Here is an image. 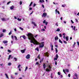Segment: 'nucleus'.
Here are the masks:
<instances>
[{"instance_id":"f257e3e1","label":"nucleus","mask_w":79,"mask_h":79,"mask_svg":"<svg viewBox=\"0 0 79 79\" xmlns=\"http://www.w3.org/2000/svg\"><path fill=\"white\" fill-rule=\"evenodd\" d=\"M26 35L28 37L29 40H31L30 42L31 43H32L33 44L35 45H40V43H39L34 38V35L31 33H28V34Z\"/></svg>"},{"instance_id":"f03ea898","label":"nucleus","mask_w":79,"mask_h":79,"mask_svg":"<svg viewBox=\"0 0 79 79\" xmlns=\"http://www.w3.org/2000/svg\"><path fill=\"white\" fill-rule=\"evenodd\" d=\"M44 42H43L41 43L42 45H40L39 46V48H43L44 47Z\"/></svg>"},{"instance_id":"7ed1b4c3","label":"nucleus","mask_w":79,"mask_h":79,"mask_svg":"<svg viewBox=\"0 0 79 79\" xmlns=\"http://www.w3.org/2000/svg\"><path fill=\"white\" fill-rule=\"evenodd\" d=\"M47 13H46L44 12V13H43L42 16V17H44V18H45V17H46V16H47Z\"/></svg>"},{"instance_id":"20e7f679","label":"nucleus","mask_w":79,"mask_h":79,"mask_svg":"<svg viewBox=\"0 0 79 79\" xmlns=\"http://www.w3.org/2000/svg\"><path fill=\"white\" fill-rule=\"evenodd\" d=\"M31 23H32V24H33V25H34V26H35V27H36V26H37V24H36L35 23V22H34L33 21H32Z\"/></svg>"},{"instance_id":"39448f33","label":"nucleus","mask_w":79,"mask_h":79,"mask_svg":"<svg viewBox=\"0 0 79 79\" xmlns=\"http://www.w3.org/2000/svg\"><path fill=\"white\" fill-rule=\"evenodd\" d=\"M26 58L27 59H29L30 58V55L29 54H28L26 56Z\"/></svg>"},{"instance_id":"423d86ee","label":"nucleus","mask_w":79,"mask_h":79,"mask_svg":"<svg viewBox=\"0 0 79 79\" xmlns=\"http://www.w3.org/2000/svg\"><path fill=\"white\" fill-rule=\"evenodd\" d=\"M26 49H25L23 50H21V52L22 53H24L25 52V51H26Z\"/></svg>"},{"instance_id":"0eeeda50","label":"nucleus","mask_w":79,"mask_h":79,"mask_svg":"<svg viewBox=\"0 0 79 79\" xmlns=\"http://www.w3.org/2000/svg\"><path fill=\"white\" fill-rule=\"evenodd\" d=\"M58 40V36H56L55 37V40Z\"/></svg>"},{"instance_id":"6e6552de","label":"nucleus","mask_w":79,"mask_h":79,"mask_svg":"<svg viewBox=\"0 0 79 79\" xmlns=\"http://www.w3.org/2000/svg\"><path fill=\"white\" fill-rule=\"evenodd\" d=\"M56 13H58L59 15H60V12H59V11L57 10V9H56Z\"/></svg>"},{"instance_id":"1a4fd4ad","label":"nucleus","mask_w":79,"mask_h":79,"mask_svg":"<svg viewBox=\"0 0 79 79\" xmlns=\"http://www.w3.org/2000/svg\"><path fill=\"white\" fill-rule=\"evenodd\" d=\"M3 42L4 44H7V43H8V41L7 40H5L3 41Z\"/></svg>"},{"instance_id":"9d476101","label":"nucleus","mask_w":79,"mask_h":79,"mask_svg":"<svg viewBox=\"0 0 79 79\" xmlns=\"http://www.w3.org/2000/svg\"><path fill=\"white\" fill-rule=\"evenodd\" d=\"M22 37L23 38V39H24L25 40H26V36H25V35H23L22 36Z\"/></svg>"},{"instance_id":"9b49d317","label":"nucleus","mask_w":79,"mask_h":79,"mask_svg":"<svg viewBox=\"0 0 79 79\" xmlns=\"http://www.w3.org/2000/svg\"><path fill=\"white\" fill-rule=\"evenodd\" d=\"M50 71V70L48 68H47L46 69V71H47V72H48Z\"/></svg>"},{"instance_id":"f8f14e48","label":"nucleus","mask_w":79,"mask_h":79,"mask_svg":"<svg viewBox=\"0 0 79 79\" xmlns=\"http://www.w3.org/2000/svg\"><path fill=\"white\" fill-rule=\"evenodd\" d=\"M44 58H42L41 60L40 61V63H41V62H42L43 61H44Z\"/></svg>"},{"instance_id":"ddd939ff","label":"nucleus","mask_w":79,"mask_h":79,"mask_svg":"<svg viewBox=\"0 0 79 79\" xmlns=\"http://www.w3.org/2000/svg\"><path fill=\"white\" fill-rule=\"evenodd\" d=\"M5 75L6 76V77L7 78V79H9V77H8V75H7V74L6 73H5Z\"/></svg>"},{"instance_id":"4468645a","label":"nucleus","mask_w":79,"mask_h":79,"mask_svg":"<svg viewBox=\"0 0 79 79\" xmlns=\"http://www.w3.org/2000/svg\"><path fill=\"white\" fill-rule=\"evenodd\" d=\"M65 39L66 40V41H68V40H69V39H68V36L65 37Z\"/></svg>"},{"instance_id":"2eb2a0df","label":"nucleus","mask_w":79,"mask_h":79,"mask_svg":"<svg viewBox=\"0 0 79 79\" xmlns=\"http://www.w3.org/2000/svg\"><path fill=\"white\" fill-rule=\"evenodd\" d=\"M43 68L44 69H45V68H46V66L45 65V64H43Z\"/></svg>"},{"instance_id":"dca6fc26","label":"nucleus","mask_w":79,"mask_h":79,"mask_svg":"<svg viewBox=\"0 0 79 79\" xmlns=\"http://www.w3.org/2000/svg\"><path fill=\"white\" fill-rule=\"evenodd\" d=\"M35 50H37L38 52L39 51V47H37L35 49Z\"/></svg>"},{"instance_id":"f3484780","label":"nucleus","mask_w":79,"mask_h":79,"mask_svg":"<svg viewBox=\"0 0 79 79\" xmlns=\"http://www.w3.org/2000/svg\"><path fill=\"white\" fill-rule=\"evenodd\" d=\"M13 8H14V6H12L10 7V10H13Z\"/></svg>"},{"instance_id":"a211bd4d","label":"nucleus","mask_w":79,"mask_h":79,"mask_svg":"<svg viewBox=\"0 0 79 79\" xmlns=\"http://www.w3.org/2000/svg\"><path fill=\"white\" fill-rule=\"evenodd\" d=\"M59 41L60 42V43H61V44H63V42H62V41H61V40H60V39H59Z\"/></svg>"},{"instance_id":"6ab92c4d","label":"nucleus","mask_w":79,"mask_h":79,"mask_svg":"<svg viewBox=\"0 0 79 79\" xmlns=\"http://www.w3.org/2000/svg\"><path fill=\"white\" fill-rule=\"evenodd\" d=\"M65 70L66 72H67V73H69V70H68V69H65Z\"/></svg>"},{"instance_id":"aec40b11","label":"nucleus","mask_w":79,"mask_h":79,"mask_svg":"<svg viewBox=\"0 0 79 79\" xmlns=\"http://www.w3.org/2000/svg\"><path fill=\"white\" fill-rule=\"evenodd\" d=\"M6 31V29H3L2 30V32L4 33Z\"/></svg>"},{"instance_id":"412c9836","label":"nucleus","mask_w":79,"mask_h":79,"mask_svg":"<svg viewBox=\"0 0 79 79\" xmlns=\"http://www.w3.org/2000/svg\"><path fill=\"white\" fill-rule=\"evenodd\" d=\"M56 50V53H58V49H57V48H55Z\"/></svg>"},{"instance_id":"4be33fe9","label":"nucleus","mask_w":79,"mask_h":79,"mask_svg":"<svg viewBox=\"0 0 79 79\" xmlns=\"http://www.w3.org/2000/svg\"><path fill=\"white\" fill-rule=\"evenodd\" d=\"M56 31H57V32H59V31H60V28H57V30H56Z\"/></svg>"},{"instance_id":"5701e85b","label":"nucleus","mask_w":79,"mask_h":79,"mask_svg":"<svg viewBox=\"0 0 79 79\" xmlns=\"http://www.w3.org/2000/svg\"><path fill=\"white\" fill-rule=\"evenodd\" d=\"M62 7H65V6H66L65 4H64V5H62Z\"/></svg>"},{"instance_id":"b1692460","label":"nucleus","mask_w":79,"mask_h":79,"mask_svg":"<svg viewBox=\"0 0 79 79\" xmlns=\"http://www.w3.org/2000/svg\"><path fill=\"white\" fill-rule=\"evenodd\" d=\"M17 20L18 21H21V19H19V18H17Z\"/></svg>"},{"instance_id":"393cba45","label":"nucleus","mask_w":79,"mask_h":79,"mask_svg":"<svg viewBox=\"0 0 79 79\" xmlns=\"http://www.w3.org/2000/svg\"><path fill=\"white\" fill-rule=\"evenodd\" d=\"M3 34H1L0 35V38L2 37H3Z\"/></svg>"},{"instance_id":"a878e982","label":"nucleus","mask_w":79,"mask_h":79,"mask_svg":"<svg viewBox=\"0 0 79 79\" xmlns=\"http://www.w3.org/2000/svg\"><path fill=\"white\" fill-rule=\"evenodd\" d=\"M28 68V67H27V66L26 67V68H25V71H27V69Z\"/></svg>"},{"instance_id":"bb28decb","label":"nucleus","mask_w":79,"mask_h":79,"mask_svg":"<svg viewBox=\"0 0 79 79\" xmlns=\"http://www.w3.org/2000/svg\"><path fill=\"white\" fill-rule=\"evenodd\" d=\"M1 19L2 20V21H5V19L4 18H2Z\"/></svg>"},{"instance_id":"cd10ccee","label":"nucleus","mask_w":79,"mask_h":79,"mask_svg":"<svg viewBox=\"0 0 79 79\" xmlns=\"http://www.w3.org/2000/svg\"><path fill=\"white\" fill-rule=\"evenodd\" d=\"M49 69L50 70H51V69H52V67H51V66L50 65L49 66Z\"/></svg>"},{"instance_id":"c85d7f7f","label":"nucleus","mask_w":79,"mask_h":79,"mask_svg":"<svg viewBox=\"0 0 79 79\" xmlns=\"http://www.w3.org/2000/svg\"><path fill=\"white\" fill-rule=\"evenodd\" d=\"M7 52H9V53H11V51L9 49H8L7 50Z\"/></svg>"},{"instance_id":"c756f323","label":"nucleus","mask_w":79,"mask_h":79,"mask_svg":"<svg viewBox=\"0 0 79 79\" xmlns=\"http://www.w3.org/2000/svg\"><path fill=\"white\" fill-rule=\"evenodd\" d=\"M64 44H68V43H67V42L66 41H64Z\"/></svg>"},{"instance_id":"7c9ffc66","label":"nucleus","mask_w":79,"mask_h":79,"mask_svg":"<svg viewBox=\"0 0 79 79\" xmlns=\"http://www.w3.org/2000/svg\"><path fill=\"white\" fill-rule=\"evenodd\" d=\"M32 3H33V2H31L30 4V5H29V6H31L32 5Z\"/></svg>"},{"instance_id":"2f4dec72","label":"nucleus","mask_w":79,"mask_h":79,"mask_svg":"<svg viewBox=\"0 0 79 79\" xmlns=\"http://www.w3.org/2000/svg\"><path fill=\"white\" fill-rule=\"evenodd\" d=\"M8 65L9 66H10V65H11V63L10 62V63H8Z\"/></svg>"},{"instance_id":"473e14b6","label":"nucleus","mask_w":79,"mask_h":79,"mask_svg":"<svg viewBox=\"0 0 79 79\" xmlns=\"http://www.w3.org/2000/svg\"><path fill=\"white\" fill-rule=\"evenodd\" d=\"M19 28L20 29H21V30L22 31H23V30H24V29H23V28H22L21 27H19Z\"/></svg>"},{"instance_id":"72a5a7b5","label":"nucleus","mask_w":79,"mask_h":79,"mask_svg":"<svg viewBox=\"0 0 79 79\" xmlns=\"http://www.w3.org/2000/svg\"><path fill=\"white\" fill-rule=\"evenodd\" d=\"M74 76L76 77L77 78V74L76 73L74 74Z\"/></svg>"},{"instance_id":"f704fd0d","label":"nucleus","mask_w":79,"mask_h":79,"mask_svg":"<svg viewBox=\"0 0 79 79\" xmlns=\"http://www.w3.org/2000/svg\"><path fill=\"white\" fill-rule=\"evenodd\" d=\"M20 67H21V64H19L17 68H20Z\"/></svg>"},{"instance_id":"c9c22d12","label":"nucleus","mask_w":79,"mask_h":79,"mask_svg":"<svg viewBox=\"0 0 79 79\" xmlns=\"http://www.w3.org/2000/svg\"><path fill=\"white\" fill-rule=\"evenodd\" d=\"M39 58V59H40V54H39L38 56V57H37V58Z\"/></svg>"},{"instance_id":"e433bc0d","label":"nucleus","mask_w":79,"mask_h":79,"mask_svg":"<svg viewBox=\"0 0 79 79\" xmlns=\"http://www.w3.org/2000/svg\"><path fill=\"white\" fill-rule=\"evenodd\" d=\"M43 23H44V24H45V23H46V20H44V21L43 22Z\"/></svg>"},{"instance_id":"4c0bfd02","label":"nucleus","mask_w":79,"mask_h":79,"mask_svg":"<svg viewBox=\"0 0 79 79\" xmlns=\"http://www.w3.org/2000/svg\"><path fill=\"white\" fill-rule=\"evenodd\" d=\"M56 58H58V54H56Z\"/></svg>"},{"instance_id":"58836bf2","label":"nucleus","mask_w":79,"mask_h":79,"mask_svg":"<svg viewBox=\"0 0 79 79\" xmlns=\"http://www.w3.org/2000/svg\"><path fill=\"white\" fill-rule=\"evenodd\" d=\"M14 37H15V40H16V41L17 40V37H16V36H15Z\"/></svg>"},{"instance_id":"ea45409f","label":"nucleus","mask_w":79,"mask_h":79,"mask_svg":"<svg viewBox=\"0 0 79 79\" xmlns=\"http://www.w3.org/2000/svg\"><path fill=\"white\" fill-rule=\"evenodd\" d=\"M12 34V33L11 32V31L9 33V35H11Z\"/></svg>"},{"instance_id":"a19ab883","label":"nucleus","mask_w":79,"mask_h":79,"mask_svg":"<svg viewBox=\"0 0 79 79\" xmlns=\"http://www.w3.org/2000/svg\"><path fill=\"white\" fill-rule=\"evenodd\" d=\"M11 1L8 2L7 3V5H9L10 4V3H11Z\"/></svg>"},{"instance_id":"79ce46f5","label":"nucleus","mask_w":79,"mask_h":79,"mask_svg":"<svg viewBox=\"0 0 79 79\" xmlns=\"http://www.w3.org/2000/svg\"><path fill=\"white\" fill-rule=\"evenodd\" d=\"M63 71L64 72V74H66V72H65V70H64V69H63Z\"/></svg>"},{"instance_id":"37998d69","label":"nucleus","mask_w":79,"mask_h":79,"mask_svg":"<svg viewBox=\"0 0 79 79\" xmlns=\"http://www.w3.org/2000/svg\"><path fill=\"white\" fill-rule=\"evenodd\" d=\"M57 74H58V75H61V73H60V72H58Z\"/></svg>"},{"instance_id":"c03bdc74","label":"nucleus","mask_w":79,"mask_h":79,"mask_svg":"<svg viewBox=\"0 0 79 79\" xmlns=\"http://www.w3.org/2000/svg\"><path fill=\"white\" fill-rule=\"evenodd\" d=\"M46 55L48 56V54H49V53H48V52H47L46 53Z\"/></svg>"},{"instance_id":"a18cd8bd","label":"nucleus","mask_w":79,"mask_h":79,"mask_svg":"<svg viewBox=\"0 0 79 79\" xmlns=\"http://www.w3.org/2000/svg\"><path fill=\"white\" fill-rule=\"evenodd\" d=\"M59 35L60 37H61L62 35H61V33L59 34Z\"/></svg>"},{"instance_id":"49530a36","label":"nucleus","mask_w":79,"mask_h":79,"mask_svg":"<svg viewBox=\"0 0 79 79\" xmlns=\"http://www.w3.org/2000/svg\"><path fill=\"white\" fill-rule=\"evenodd\" d=\"M58 60V58H57L56 57L54 58V60Z\"/></svg>"},{"instance_id":"de8ad7c7","label":"nucleus","mask_w":79,"mask_h":79,"mask_svg":"<svg viewBox=\"0 0 79 79\" xmlns=\"http://www.w3.org/2000/svg\"><path fill=\"white\" fill-rule=\"evenodd\" d=\"M45 25L47 26V24H48V22H46V23H45Z\"/></svg>"},{"instance_id":"09e8293b","label":"nucleus","mask_w":79,"mask_h":79,"mask_svg":"<svg viewBox=\"0 0 79 79\" xmlns=\"http://www.w3.org/2000/svg\"><path fill=\"white\" fill-rule=\"evenodd\" d=\"M71 23H73V24H74V22H73V20H71Z\"/></svg>"},{"instance_id":"8fccbe9b","label":"nucleus","mask_w":79,"mask_h":79,"mask_svg":"<svg viewBox=\"0 0 79 79\" xmlns=\"http://www.w3.org/2000/svg\"><path fill=\"white\" fill-rule=\"evenodd\" d=\"M68 76L70 77L71 76V74H69L68 75Z\"/></svg>"},{"instance_id":"3c124183","label":"nucleus","mask_w":79,"mask_h":79,"mask_svg":"<svg viewBox=\"0 0 79 79\" xmlns=\"http://www.w3.org/2000/svg\"><path fill=\"white\" fill-rule=\"evenodd\" d=\"M39 64V62H37L35 64V65H36V64Z\"/></svg>"},{"instance_id":"603ef678","label":"nucleus","mask_w":79,"mask_h":79,"mask_svg":"<svg viewBox=\"0 0 79 79\" xmlns=\"http://www.w3.org/2000/svg\"><path fill=\"white\" fill-rule=\"evenodd\" d=\"M14 59L15 60V61H17V59H16V58L15 57L14 58Z\"/></svg>"},{"instance_id":"864d4df0","label":"nucleus","mask_w":79,"mask_h":79,"mask_svg":"<svg viewBox=\"0 0 79 79\" xmlns=\"http://www.w3.org/2000/svg\"><path fill=\"white\" fill-rule=\"evenodd\" d=\"M53 3L54 5H58V3H55V2H53Z\"/></svg>"},{"instance_id":"5fc2aeb1","label":"nucleus","mask_w":79,"mask_h":79,"mask_svg":"<svg viewBox=\"0 0 79 79\" xmlns=\"http://www.w3.org/2000/svg\"><path fill=\"white\" fill-rule=\"evenodd\" d=\"M55 25H56V26H58V23H57L56 24H55Z\"/></svg>"},{"instance_id":"6e6d98bb","label":"nucleus","mask_w":79,"mask_h":79,"mask_svg":"<svg viewBox=\"0 0 79 79\" xmlns=\"http://www.w3.org/2000/svg\"><path fill=\"white\" fill-rule=\"evenodd\" d=\"M55 64L56 65H57V62H56V61H55Z\"/></svg>"},{"instance_id":"4d7b16f0","label":"nucleus","mask_w":79,"mask_h":79,"mask_svg":"<svg viewBox=\"0 0 79 79\" xmlns=\"http://www.w3.org/2000/svg\"><path fill=\"white\" fill-rule=\"evenodd\" d=\"M51 46L52 47L51 48H53V45H52V43L51 44Z\"/></svg>"},{"instance_id":"13d9d810","label":"nucleus","mask_w":79,"mask_h":79,"mask_svg":"<svg viewBox=\"0 0 79 79\" xmlns=\"http://www.w3.org/2000/svg\"><path fill=\"white\" fill-rule=\"evenodd\" d=\"M75 20L76 21V22L77 23V22H78V20H77V19H75Z\"/></svg>"},{"instance_id":"bf43d9fd","label":"nucleus","mask_w":79,"mask_h":79,"mask_svg":"<svg viewBox=\"0 0 79 79\" xmlns=\"http://www.w3.org/2000/svg\"><path fill=\"white\" fill-rule=\"evenodd\" d=\"M29 10H32V8L31 7H30L29 8Z\"/></svg>"},{"instance_id":"052dcab7","label":"nucleus","mask_w":79,"mask_h":79,"mask_svg":"<svg viewBox=\"0 0 79 79\" xmlns=\"http://www.w3.org/2000/svg\"><path fill=\"white\" fill-rule=\"evenodd\" d=\"M20 5H22V1H20Z\"/></svg>"},{"instance_id":"680f3d73","label":"nucleus","mask_w":79,"mask_h":79,"mask_svg":"<svg viewBox=\"0 0 79 79\" xmlns=\"http://www.w3.org/2000/svg\"><path fill=\"white\" fill-rule=\"evenodd\" d=\"M42 6L43 8H44V4L42 5Z\"/></svg>"},{"instance_id":"e2e57ef3","label":"nucleus","mask_w":79,"mask_h":79,"mask_svg":"<svg viewBox=\"0 0 79 79\" xmlns=\"http://www.w3.org/2000/svg\"><path fill=\"white\" fill-rule=\"evenodd\" d=\"M74 47H75V44H73V48H74Z\"/></svg>"},{"instance_id":"0e129e2a","label":"nucleus","mask_w":79,"mask_h":79,"mask_svg":"<svg viewBox=\"0 0 79 79\" xmlns=\"http://www.w3.org/2000/svg\"><path fill=\"white\" fill-rule=\"evenodd\" d=\"M36 5V4H34L33 6V7H34V6H35Z\"/></svg>"},{"instance_id":"69168bd1","label":"nucleus","mask_w":79,"mask_h":79,"mask_svg":"<svg viewBox=\"0 0 79 79\" xmlns=\"http://www.w3.org/2000/svg\"><path fill=\"white\" fill-rule=\"evenodd\" d=\"M37 36H38V35H35V37L36 38V37H37Z\"/></svg>"},{"instance_id":"338daca9","label":"nucleus","mask_w":79,"mask_h":79,"mask_svg":"<svg viewBox=\"0 0 79 79\" xmlns=\"http://www.w3.org/2000/svg\"><path fill=\"white\" fill-rule=\"evenodd\" d=\"M65 35H64L63 37V39H65Z\"/></svg>"},{"instance_id":"774afa93","label":"nucleus","mask_w":79,"mask_h":79,"mask_svg":"<svg viewBox=\"0 0 79 79\" xmlns=\"http://www.w3.org/2000/svg\"><path fill=\"white\" fill-rule=\"evenodd\" d=\"M77 44L78 45H79V42H77Z\"/></svg>"}]
</instances>
